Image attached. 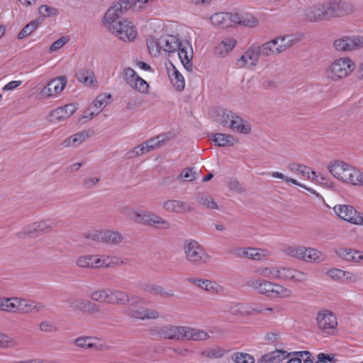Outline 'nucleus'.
I'll use <instances>...</instances> for the list:
<instances>
[{"label": "nucleus", "instance_id": "nucleus-2", "mask_svg": "<svg viewBox=\"0 0 363 363\" xmlns=\"http://www.w3.org/2000/svg\"><path fill=\"white\" fill-rule=\"evenodd\" d=\"M109 304L128 305L126 314L134 318L149 320L159 318V313L155 310L143 307L136 308L138 306L143 303V299L139 296L109 289Z\"/></svg>", "mask_w": 363, "mask_h": 363}, {"label": "nucleus", "instance_id": "nucleus-59", "mask_svg": "<svg viewBox=\"0 0 363 363\" xmlns=\"http://www.w3.org/2000/svg\"><path fill=\"white\" fill-rule=\"evenodd\" d=\"M15 345L16 342L13 340H12L8 335L0 333V347L8 348L13 347Z\"/></svg>", "mask_w": 363, "mask_h": 363}, {"label": "nucleus", "instance_id": "nucleus-29", "mask_svg": "<svg viewBox=\"0 0 363 363\" xmlns=\"http://www.w3.org/2000/svg\"><path fill=\"white\" fill-rule=\"evenodd\" d=\"M290 355H291V353H289L285 350H277L263 355L261 361L264 363H280Z\"/></svg>", "mask_w": 363, "mask_h": 363}, {"label": "nucleus", "instance_id": "nucleus-11", "mask_svg": "<svg viewBox=\"0 0 363 363\" xmlns=\"http://www.w3.org/2000/svg\"><path fill=\"white\" fill-rule=\"evenodd\" d=\"M333 45L337 51H352L362 46L363 38L359 36H345L335 40Z\"/></svg>", "mask_w": 363, "mask_h": 363}, {"label": "nucleus", "instance_id": "nucleus-31", "mask_svg": "<svg viewBox=\"0 0 363 363\" xmlns=\"http://www.w3.org/2000/svg\"><path fill=\"white\" fill-rule=\"evenodd\" d=\"M229 128L243 134H248L251 131V125L237 115L233 117Z\"/></svg>", "mask_w": 363, "mask_h": 363}, {"label": "nucleus", "instance_id": "nucleus-36", "mask_svg": "<svg viewBox=\"0 0 363 363\" xmlns=\"http://www.w3.org/2000/svg\"><path fill=\"white\" fill-rule=\"evenodd\" d=\"M345 182L353 185L363 186V173L351 166L347 178Z\"/></svg>", "mask_w": 363, "mask_h": 363}, {"label": "nucleus", "instance_id": "nucleus-28", "mask_svg": "<svg viewBox=\"0 0 363 363\" xmlns=\"http://www.w3.org/2000/svg\"><path fill=\"white\" fill-rule=\"evenodd\" d=\"M76 78L86 86H95L97 84L94 72L89 69H79L76 73Z\"/></svg>", "mask_w": 363, "mask_h": 363}, {"label": "nucleus", "instance_id": "nucleus-43", "mask_svg": "<svg viewBox=\"0 0 363 363\" xmlns=\"http://www.w3.org/2000/svg\"><path fill=\"white\" fill-rule=\"evenodd\" d=\"M231 359L235 363H255L254 357L245 352H235L232 354Z\"/></svg>", "mask_w": 363, "mask_h": 363}, {"label": "nucleus", "instance_id": "nucleus-46", "mask_svg": "<svg viewBox=\"0 0 363 363\" xmlns=\"http://www.w3.org/2000/svg\"><path fill=\"white\" fill-rule=\"evenodd\" d=\"M259 50L257 46H252L247 49V50L245 52V57H247V60H250V65L252 66H255L259 60V57L261 56L260 53H259Z\"/></svg>", "mask_w": 363, "mask_h": 363}, {"label": "nucleus", "instance_id": "nucleus-12", "mask_svg": "<svg viewBox=\"0 0 363 363\" xmlns=\"http://www.w3.org/2000/svg\"><path fill=\"white\" fill-rule=\"evenodd\" d=\"M325 7V15L328 19L343 16L349 13L347 4L342 0H328Z\"/></svg>", "mask_w": 363, "mask_h": 363}, {"label": "nucleus", "instance_id": "nucleus-37", "mask_svg": "<svg viewBox=\"0 0 363 363\" xmlns=\"http://www.w3.org/2000/svg\"><path fill=\"white\" fill-rule=\"evenodd\" d=\"M321 252L313 248H306L303 247V255L301 259L306 262H319L320 261Z\"/></svg>", "mask_w": 363, "mask_h": 363}, {"label": "nucleus", "instance_id": "nucleus-42", "mask_svg": "<svg viewBox=\"0 0 363 363\" xmlns=\"http://www.w3.org/2000/svg\"><path fill=\"white\" fill-rule=\"evenodd\" d=\"M188 281L192 283L207 291H211L215 289L216 283L208 279H200L196 278H188Z\"/></svg>", "mask_w": 363, "mask_h": 363}, {"label": "nucleus", "instance_id": "nucleus-24", "mask_svg": "<svg viewBox=\"0 0 363 363\" xmlns=\"http://www.w3.org/2000/svg\"><path fill=\"white\" fill-rule=\"evenodd\" d=\"M167 72L173 86L177 91H182L185 86L184 79L171 62L167 65Z\"/></svg>", "mask_w": 363, "mask_h": 363}, {"label": "nucleus", "instance_id": "nucleus-44", "mask_svg": "<svg viewBox=\"0 0 363 363\" xmlns=\"http://www.w3.org/2000/svg\"><path fill=\"white\" fill-rule=\"evenodd\" d=\"M39 25L38 20H33L28 23L18 35V39H23L30 35L34 30H35Z\"/></svg>", "mask_w": 363, "mask_h": 363}, {"label": "nucleus", "instance_id": "nucleus-63", "mask_svg": "<svg viewBox=\"0 0 363 363\" xmlns=\"http://www.w3.org/2000/svg\"><path fill=\"white\" fill-rule=\"evenodd\" d=\"M40 329L41 331L46 333L55 332L57 330V328L48 321L42 322L40 324Z\"/></svg>", "mask_w": 363, "mask_h": 363}, {"label": "nucleus", "instance_id": "nucleus-19", "mask_svg": "<svg viewBox=\"0 0 363 363\" xmlns=\"http://www.w3.org/2000/svg\"><path fill=\"white\" fill-rule=\"evenodd\" d=\"M233 253L239 257H245L255 260H261L269 255L267 250L257 248H236Z\"/></svg>", "mask_w": 363, "mask_h": 363}, {"label": "nucleus", "instance_id": "nucleus-17", "mask_svg": "<svg viewBox=\"0 0 363 363\" xmlns=\"http://www.w3.org/2000/svg\"><path fill=\"white\" fill-rule=\"evenodd\" d=\"M76 111L74 104H69L62 107H59L52 111L49 115L48 120L51 123H57L69 118Z\"/></svg>", "mask_w": 363, "mask_h": 363}, {"label": "nucleus", "instance_id": "nucleus-13", "mask_svg": "<svg viewBox=\"0 0 363 363\" xmlns=\"http://www.w3.org/2000/svg\"><path fill=\"white\" fill-rule=\"evenodd\" d=\"M317 324L320 330L326 332L328 330L335 329L337 325L335 315L328 310L320 311L318 313Z\"/></svg>", "mask_w": 363, "mask_h": 363}, {"label": "nucleus", "instance_id": "nucleus-4", "mask_svg": "<svg viewBox=\"0 0 363 363\" xmlns=\"http://www.w3.org/2000/svg\"><path fill=\"white\" fill-rule=\"evenodd\" d=\"M247 286L257 291L259 294L272 298L289 297L292 293L291 290L279 284L262 279H250L247 281Z\"/></svg>", "mask_w": 363, "mask_h": 363}, {"label": "nucleus", "instance_id": "nucleus-61", "mask_svg": "<svg viewBox=\"0 0 363 363\" xmlns=\"http://www.w3.org/2000/svg\"><path fill=\"white\" fill-rule=\"evenodd\" d=\"M69 40V38L66 36L61 37L58 40H55L50 47V52H55L60 49L64 46L66 43Z\"/></svg>", "mask_w": 363, "mask_h": 363}, {"label": "nucleus", "instance_id": "nucleus-53", "mask_svg": "<svg viewBox=\"0 0 363 363\" xmlns=\"http://www.w3.org/2000/svg\"><path fill=\"white\" fill-rule=\"evenodd\" d=\"M39 13L43 16L50 17L57 16L58 11L55 8L50 7L48 5H42L39 8Z\"/></svg>", "mask_w": 363, "mask_h": 363}, {"label": "nucleus", "instance_id": "nucleus-16", "mask_svg": "<svg viewBox=\"0 0 363 363\" xmlns=\"http://www.w3.org/2000/svg\"><path fill=\"white\" fill-rule=\"evenodd\" d=\"M351 165L342 161H334L331 162L328 167V171L335 178L345 182L347 178L348 173Z\"/></svg>", "mask_w": 363, "mask_h": 363}, {"label": "nucleus", "instance_id": "nucleus-64", "mask_svg": "<svg viewBox=\"0 0 363 363\" xmlns=\"http://www.w3.org/2000/svg\"><path fill=\"white\" fill-rule=\"evenodd\" d=\"M249 315L254 313L264 314V306L259 304H249Z\"/></svg>", "mask_w": 363, "mask_h": 363}, {"label": "nucleus", "instance_id": "nucleus-49", "mask_svg": "<svg viewBox=\"0 0 363 363\" xmlns=\"http://www.w3.org/2000/svg\"><path fill=\"white\" fill-rule=\"evenodd\" d=\"M91 337H80L74 340V344L82 348L91 349L96 347V345L90 342Z\"/></svg>", "mask_w": 363, "mask_h": 363}, {"label": "nucleus", "instance_id": "nucleus-56", "mask_svg": "<svg viewBox=\"0 0 363 363\" xmlns=\"http://www.w3.org/2000/svg\"><path fill=\"white\" fill-rule=\"evenodd\" d=\"M89 136V134L87 131H82L73 135L72 137L74 143V147L79 145L82 142L88 138Z\"/></svg>", "mask_w": 363, "mask_h": 363}, {"label": "nucleus", "instance_id": "nucleus-22", "mask_svg": "<svg viewBox=\"0 0 363 363\" xmlns=\"http://www.w3.org/2000/svg\"><path fill=\"white\" fill-rule=\"evenodd\" d=\"M158 45L163 49L164 51L167 52H174L177 51L179 48L182 46L180 40L174 35H167L162 36L158 39Z\"/></svg>", "mask_w": 363, "mask_h": 363}, {"label": "nucleus", "instance_id": "nucleus-8", "mask_svg": "<svg viewBox=\"0 0 363 363\" xmlns=\"http://www.w3.org/2000/svg\"><path fill=\"white\" fill-rule=\"evenodd\" d=\"M125 83L131 88L142 94L148 93V83L140 77L131 67H125L122 73Z\"/></svg>", "mask_w": 363, "mask_h": 363}, {"label": "nucleus", "instance_id": "nucleus-50", "mask_svg": "<svg viewBox=\"0 0 363 363\" xmlns=\"http://www.w3.org/2000/svg\"><path fill=\"white\" fill-rule=\"evenodd\" d=\"M85 303L86 306L84 313L90 315H94L101 313V306L95 303L94 301L86 299Z\"/></svg>", "mask_w": 363, "mask_h": 363}, {"label": "nucleus", "instance_id": "nucleus-32", "mask_svg": "<svg viewBox=\"0 0 363 363\" xmlns=\"http://www.w3.org/2000/svg\"><path fill=\"white\" fill-rule=\"evenodd\" d=\"M213 142L218 146L228 147L233 146L238 140L231 135L219 133L213 135Z\"/></svg>", "mask_w": 363, "mask_h": 363}, {"label": "nucleus", "instance_id": "nucleus-20", "mask_svg": "<svg viewBox=\"0 0 363 363\" xmlns=\"http://www.w3.org/2000/svg\"><path fill=\"white\" fill-rule=\"evenodd\" d=\"M163 208L168 212L176 213H185L194 211V208L189 203L175 199L164 201Z\"/></svg>", "mask_w": 363, "mask_h": 363}, {"label": "nucleus", "instance_id": "nucleus-51", "mask_svg": "<svg viewBox=\"0 0 363 363\" xmlns=\"http://www.w3.org/2000/svg\"><path fill=\"white\" fill-rule=\"evenodd\" d=\"M92 259L91 255L81 256L77 260V265L82 268H92Z\"/></svg>", "mask_w": 363, "mask_h": 363}, {"label": "nucleus", "instance_id": "nucleus-62", "mask_svg": "<svg viewBox=\"0 0 363 363\" xmlns=\"http://www.w3.org/2000/svg\"><path fill=\"white\" fill-rule=\"evenodd\" d=\"M144 290L154 295H160L162 292V286L154 284H149L145 286Z\"/></svg>", "mask_w": 363, "mask_h": 363}, {"label": "nucleus", "instance_id": "nucleus-41", "mask_svg": "<svg viewBox=\"0 0 363 363\" xmlns=\"http://www.w3.org/2000/svg\"><path fill=\"white\" fill-rule=\"evenodd\" d=\"M235 113H233L231 111L227 109H220L218 111L217 116L218 117V120L219 123L223 126H230V123L235 116Z\"/></svg>", "mask_w": 363, "mask_h": 363}, {"label": "nucleus", "instance_id": "nucleus-10", "mask_svg": "<svg viewBox=\"0 0 363 363\" xmlns=\"http://www.w3.org/2000/svg\"><path fill=\"white\" fill-rule=\"evenodd\" d=\"M185 326H177L167 325L162 327H157L154 330V335H157L160 338L168 340H184Z\"/></svg>", "mask_w": 363, "mask_h": 363}, {"label": "nucleus", "instance_id": "nucleus-30", "mask_svg": "<svg viewBox=\"0 0 363 363\" xmlns=\"http://www.w3.org/2000/svg\"><path fill=\"white\" fill-rule=\"evenodd\" d=\"M233 15H235L238 19L233 21V23L239 24L249 28L256 27L259 23L257 18L250 13H245L240 14L235 13H233Z\"/></svg>", "mask_w": 363, "mask_h": 363}, {"label": "nucleus", "instance_id": "nucleus-45", "mask_svg": "<svg viewBox=\"0 0 363 363\" xmlns=\"http://www.w3.org/2000/svg\"><path fill=\"white\" fill-rule=\"evenodd\" d=\"M256 272L268 279H277L278 276V267H262L259 268L256 270Z\"/></svg>", "mask_w": 363, "mask_h": 363}, {"label": "nucleus", "instance_id": "nucleus-35", "mask_svg": "<svg viewBox=\"0 0 363 363\" xmlns=\"http://www.w3.org/2000/svg\"><path fill=\"white\" fill-rule=\"evenodd\" d=\"M236 40L233 38H225L216 47L215 52L216 55L223 56L229 51L232 50L235 46Z\"/></svg>", "mask_w": 363, "mask_h": 363}, {"label": "nucleus", "instance_id": "nucleus-58", "mask_svg": "<svg viewBox=\"0 0 363 363\" xmlns=\"http://www.w3.org/2000/svg\"><path fill=\"white\" fill-rule=\"evenodd\" d=\"M147 45L151 55L156 57L160 54L161 48L158 45V40L156 41L154 40L147 41Z\"/></svg>", "mask_w": 363, "mask_h": 363}, {"label": "nucleus", "instance_id": "nucleus-26", "mask_svg": "<svg viewBox=\"0 0 363 363\" xmlns=\"http://www.w3.org/2000/svg\"><path fill=\"white\" fill-rule=\"evenodd\" d=\"M238 19L233 13H216L211 17V23L216 26L222 28L229 27L233 21Z\"/></svg>", "mask_w": 363, "mask_h": 363}, {"label": "nucleus", "instance_id": "nucleus-7", "mask_svg": "<svg viewBox=\"0 0 363 363\" xmlns=\"http://www.w3.org/2000/svg\"><path fill=\"white\" fill-rule=\"evenodd\" d=\"M133 220L137 223L156 228L166 230L170 228V223L167 220L147 211L134 212Z\"/></svg>", "mask_w": 363, "mask_h": 363}, {"label": "nucleus", "instance_id": "nucleus-21", "mask_svg": "<svg viewBox=\"0 0 363 363\" xmlns=\"http://www.w3.org/2000/svg\"><path fill=\"white\" fill-rule=\"evenodd\" d=\"M13 301L20 305L19 313H39L45 308L42 303L20 298H14Z\"/></svg>", "mask_w": 363, "mask_h": 363}, {"label": "nucleus", "instance_id": "nucleus-14", "mask_svg": "<svg viewBox=\"0 0 363 363\" xmlns=\"http://www.w3.org/2000/svg\"><path fill=\"white\" fill-rule=\"evenodd\" d=\"M67 82L66 76H60L51 80L42 90V94L47 96H55L61 93Z\"/></svg>", "mask_w": 363, "mask_h": 363}, {"label": "nucleus", "instance_id": "nucleus-47", "mask_svg": "<svg viewBox=\"0 0 363 363\" xmlns=\"http://www.w3.org/2000/svg\"><path fill=\"white\" fill-rule=\"evenodd\" d=\"M336 254L342 259L351 262L354 260V257L352 255L359 254V251L350 248H340L336 250Z\"/></svg>", "mask_w": 363, "mask_h": 363}, {"label": "nucleus", "instance_id": "nucleus-3", "mask_svg": "<svg viewBox=\"0 0 363 363\" xmlns=\"http://www.w3.org/2000/svg\"><path fill=\"white\" fill-rule=\"evenodd\" d=\"M62 224L61 220H58L55 218L42 220L30 224L23 230L17 233L16 236L18 239L35 238L40 235L48 233L56 228H60Z\"/></svg>", "mask_w": 363, "mask_h": 363}, {"label": "nucleus", "instance_id": "nucleus-60", "mask_svg": "<svg viewBox=\"0 0 363 363\" xmlns=\"http://www.w3.org/2000/svg\"><path fill=\"white\" fill-rule=\"evenodd\" d=\"M327 274L334 280H340L345 276V271L337 268L329 269Z\"/></svg>", "mask_w": 363, "mask_h": 363}, {"label": "nucleus", "instance_id": "nucleus-5", "mask_svg": "<svg viewBox=\"0 0 363 363\" xmlns=\"http://www.w3.org/2000/svg\"><path fill=\"white\" fill-rule=\"evenodd\" d=\"M184 251L186 259L196 266L206 263L209 259L203 247L194 240H185Z\"/></svg>", "mask_w": 363, "mask_h": 363}, {"label": "nucleus", "instance_id": "nucleus-38", "mask_svg": "<svg viewBox=\"0 0 363 363\" xmlns=\"http://www.w3.org/2000/svg\"><path fill=\"white\" fill-rule=\"evenodd\" d=\"M89 298L93 301L109 304V289L96 290L90 294Z\"/></svg>", "mask_w": 363, "mask_h": 363}, {"label": "nucleus", "instance_id": "nucleus-34", "mask_svg": "<svg viewBox=\"0 0 363 363\" xmlns=\"http://www.w3.org/2000/svg\"><path fill=\"white\" fill-rule=\"evenodd\" d=\"M249 303H232L228 307L229 313L235 316H249Z\"/></svg>", "mask_w": 363, "mask_h": 363}, {"label": "nucleus", "instance_id": "nucleus-1", "mask_svg": "<svg viewBox=\"0 0 363 363\" xmlns=\"http://www.w3.org/2000/svg\"><path fill=\"white\" fill-rule=\"evenodd\" d=\"M135 0H116L104 17V24L108 30L123 41L133 40L137 35V31L131 22L120 20L123 13L135 4Z\"/></svg>", "mask_w": 363, "mask_h": 363}, {"label": "nucleus", "instance_id": "nucleus-6", "mask_svg": "<svg viewBox=\"0 0 363 363\" xmlns=\"http://www.w3.org/2000/svg\"><path fill=\"white\" fill-rule=\"evenodd\" d=\"M354 69V64L348 57L335 60L326 71L327 77L337 81L348 76Z\"/></svg>", "mask_w": 363, "mask_h": 363}, {"label": "nucleus", "instance_id": "nucleus-9", "mask_svg": "<svg viewBox=\"0 0 363 363\" xmlns=\"http://www.w3.org/2000/svg\"><path fill=\"white\" fill-rule=\"evenodd\" d=\"M340 218L356 225H363V214L350 205H337L333 208Z\"/></svg>", "mask_w": 363, "mask_h": 363}, {"label": "nucleus", "instance_id": "nucleus-54", "mask_svg": "<svg viewBox=\"0 0 363 363\" xmlns=\"http://www.w3.org/2000/svg\"><path fill=\"white\" fill-rule=\"evenodd\" d=\"M303 247H288L285 252L287 255L301 259L303 255Z\"/></svg>", "mask_w": 363, "mask_h": 363}, {"label": "nucleus", "instance_id": "nucleus-23", "mask_svg": "<svg viewBox=\"0 0 363 363\" xmlns=\"http://www.w3.org/2000/svg\"><path fill=\"white\" fill-rule=\"evenodd\" d=\"M187 47L182 44L178 51V55L184 68L191 72L193 69V63L191 62L193 57V50L188 41L185 43Z\"/></svg>", "mask_w": 363, "mask_h": 363}, {"label": "nucleus", "instance_id": "nucleus-18", "mask_svg": "<svg viewBox=\"0 0 363 363\" xmlns=\"http://www.w3.org/2000/svg\"><path fill=\"white\" fill-rule=\"evenodd\" d=\"M278 279L290 280L295 282H303L307 280V275L301 272L291 268H279Z\"/></svg>", "mask_w": 363, "mask_h": 363}, {"label": "nucleus", "instance_id": "nucleus-40", "mask_svg": "<svg viewBox=\"0 0 363 363\" xmlns=\"http://www.w3.org/2000/svg\"><path fill=\"white\" fill-rule=\"evenodd\" d=\"M276 39L279 40L277 47L278 53L285 51L286 49L294 45L297 41L292 35H285Z\"/></svg>", "mask_w": 363, "mask_h": 363}, {"label": "nucleus", "instance_id": "nucleus-39", "mask_svg": "<svg viewBox=\"0 0 363 363\" xmlns=\"http://www.w3.org/2000/svg\"><path fill=\"white\" fill-rule=\"evenodd\" d=\"M197 202L208 208L211 209H218V204L214 201L212 196L209 194H204V193H199L197 195L196 197Z\"/></svg>", "mask_w": 363, "mask_h": 363}, {"label": "nucleus", "instance_id": "nucleus-48", "mask_svg": "<svg viewBox=\"0 0 363 363\" xmlns=\"http://www.w3.org/2000/svg\"><path fill=\"white\" fill-rule=\"evenodd\" d=\"M111 98V94H101L94 101V106L101 111V110L109 103Z\"/></svg>", "mask_w": 363, "mask_h": 363}, {"label": "nucleus", "instance_id": "nucleus-57", "mask_svg": "<svg viewBox=\"0 0 363 363\" xmlns=\"http://www.w3.org/2000/svg\"><path fill=\"white\" fill-rule=\"evenodd\" d=\"M228 188L230 190L235 191L238 193H244L246 191L245 188H244L237 179H230L228 183Z\"/></svg>", "mask_w": 363, "mask_h": 363}, {"label": "nucleus", "instance_id": "nucleus-15", "mask_svg": "<svg viewBox=\"0 0 363 363\" xmlns=\"http://www.w3.org/2000/svg\"><path fill=\"white\" fill-rule=\"evenodd\" d=\"M123 238V236L119 232L110 230L99 231L94 235L93 238L94 240L111 245L119 244Z\"/></svg>", "mask_w": 363, "mask_h": 363}, {"label": "nucleus", "instance_id": "nucleus-27", "mask_svg": "<svg viewBox=\"0 0 363 363\" xmlns=\"http://www.w3.org/2000/svg\"><path fill=\"white\" fill-rule=\"evenodd\" d=\"M184 340L190 341H203L209 338V335L203 330L190 327L184 328Z\"/></svg>", "mask_w": 363, "mask_h": 363}, {"label": "nucleus", "instance_id": "nucleus-52", "mask_svg": "<svg viewBox=\"0 0 363 363\" xmlns=\"http://www.w3.org/2000/svg\"><path fill=\"white\" fill-rule=\"evenodd\" d=\"M205 354L207 357L217 359L220 358L224 355L225 350L220 347H216L214 348L207 350L205 352Z\"/></svg>", "mask_w": 363, "mask_h": 363}, {"label": "nucleus", "instance_id": "nucleus-55", "mask_svg": "<svg viewBox=\"0 0 363 363\" xmlns=\"http://www.w3.org/2000/svg\"><path fill=\"white\" fill-rule=\"evenodd\" d=\"M193 168L186 167L182 170L181 174L178 176V179L184 178V181L192 182L196 179V172H192Z\"/></svg>", "mask_w": 363, "mask_h": 363}, {"label": "nucleus", "instance_id": "nucleus-33", "mask_svg": "<svg viewBox=\"0 0 363 363\" xmlns=\"http://www.w3.org/2000/svg\"><path fill=\"white\" fill-rule=\"evenodd\" d=\"M279 40L273 39L260 46H257L261 56L267 57L272 55L279 54L277 47Z\"/></svg>", "mask_w": 363, "mask_h": 363}, {"label": "nucleus", "instance_id": "nucleus-25", "mask_svg": "<svg viewBox=\"0 0 363 363\" xmlns=\"http://www.w3.org/2000/svg\"><path fill=\"white\" fill-rule=\"evenodd\" d=\"M325 11L323 4L313 5L306 9L305 17L311 22L328 20V17L325 15Z\"/></svg>", "mask_w": 363, "mask_h": 363}]
</instances>
